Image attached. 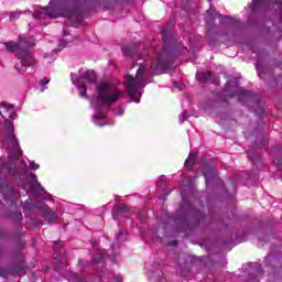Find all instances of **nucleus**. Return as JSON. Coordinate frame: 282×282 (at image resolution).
<instances>
[{"label":"nucleus","mask_w":282,"mask_h":282,"mask_svg":"<svg viewBox=\"0 0 282 282\" xmlns=\"http://www.w3.org/2000/svg\"><path fill=\"white\" fill-rule=\"evenodd\" d=\"M162 39L163 50L161 53L154 56L151 67L149 68L147 65H141L138 68L135 76L126 75L123 78L126 91L130 98H133L137 105L140 104L138 98L144 94V87H147V76H158L159 74H162L164 69H169V67H171L175 46H173V44H169L171 42V36L165 29L162 31Z\"/></svg>","instance_id":"nucleus-1"},{"label":"nucleus","mask_w":282,"mask_h":282,"mask_svg":"<svg viewBox=\"0 0 282 282\" xmlns=\"http://www.w3.org/2000/svg\"><path fill=\"white\" fill-rule=\"evenodd\" d=\"M95 96L90 99V107L95 113L93 122L96 127H106L107 113L111 105H116L122 98V90L113 82H101L95 85Z\"/></svg>","instance_id":"nucleus-2"},{"label":"nucleus","mask_w":282,"mask_h":282,"mask_svg":"<svg viewBox=\"0 0 282 282\" xmlns=\"http://www.w3.org/2000/svg\"><path fill=\"white\" fill-rule=\"evenodd\" d=\"M34 19L41 21V19H58L59 17H66L72 21V25H78L82 23L80 13L76 11L74 1L51 0L48 7L40 8L33 13Z\"/></svg>","instance_id":"nucleus-3"},{"label":"nucleus","mask_w":282,"mask_h":282,"mask_svg":"<svg viewBox=\"0 0 282 282\" xmlns=\"http://www.w3.org/2000/svg\"><path fill=\"white\" fill-rule=\"evenodd\" d=\"M7 52H12L15 54L18 62L15 64V69L20 74H25L28 67H34L36 65V59L30 52V47H34V37L20 35L19 42H6L2 44Z\"/></svg>","instance_id":"nucleus-4"},{"label":"nucleus","mask_w":282,"mask_h":282,"mask_svg":"<svg viewBox=\"0 0 282 282\" xmlns=\"http://www.w3.org/2000/svg\"><path fill=\"white\" fill-rule=\"evenodd\" d=\"M4 147L9 150V158L11 161L19 160L22 155L21 147H19V140L14 134V122L11 120L4 121Z\"/></svg>","instance_id":"nucleus-5"},{"label":"nucleus","mask_w":282,"mask_h":282,"mask_svg":"<svg viewBox=\"0 0 282 282\" xmlns=\"http://www.w3.org/2000/svg\"><path fill=\"white\" fill-rule=\"evenodd\" d=\"M70 80L79 91L82 98H87V90L96 85V73L94 70L79 69L78 75L72 73Z\"/></svg>","instance_id":"nucleus-6"},{"label":"nucleus","mask_w":282,"mask_h":282,"mask_svg":"<svg viewBox=\"0 0 282 282\" xmlns=\"http://www.w3.org/2000/svg\"><path fill=\"white\" fill-rule=\"evenodd\" d=\"M39 208V210L42 213V217H44V219L46 221H48V224H54V221H56V219L58 218V214H56V212L52 210V208H50L47 205H45L44 203H37L36 205H30V199L26 200L24 203V210H30L31 208Z\"/></svg>","instance_id":"nucleus-7"},{"label":"nucleus","mask_w":282,"mask_h":282,"mask_svg":"<svg viewBox=\"0 0 282 282\" xmlns=\"http://www.w3.org/2000/svg\"><path fill=\"white\" fill-rule=\"evenodd\" d=\"M112 217L116 221L121 217H130L131 219H139V221H144L142 214L135 213V208H129L127 205H121L118 208L113 209Z\"/></svg>","instance_id":"nucleus-8"},{"label":"nucleus","mask_w":282,"mask_h":282,"mask_svg":"<svg viewBox=\"0 0 282 282\" xmlns=\"http://www.w3.org/2000/svg\"><path fill=\"white\" fill-rule=\"evenodd\" d=\"M24 191L35 196L43 195V193H45V188H43V185L39 183L36 174L28 175L26 183L24 185Z\"/></svg>","instance_id":"nucleus-9"},{"label":"nucleus","mask_w":282,"mask_h":282,"mask_svg":"<svg viewBox=\"0 0 282 282\" xmlns=\"http://www.w3.org/2000/svg\"><path fill=\"white\" fill-rule=\"evenodd\" d=\"M203 175L205 177V182L207 186H209L210 182L217 177V170H214L213 166L208 164L203 165Z\"/></svg>","instance_id":"nucleus-10"},{"label":"nucleus","mask_w":282,"mask_h":282,"mask_svg":"<svg viewBox=\"0 0 282 282\" xmlns=\"http://www.w3.org/2000/svg\"><path fill=\"white\" fill-rule=\"evenodd\" d=\"M0 109H4L7 116L11 120H17V112L14 111V106H10L7 104H0ZM3 120H6V116H3V113H1V111H0V124H1V122H3Z\"/></svg>","instance_id":"nucleus-11"},{"label":"nucleus","mask_w":282,"mask_h":282,"mask_svg":"<svg viewBox=\"0 0 282 282\" xmlns=\"http://www.w3.org/2000/svg\"><path fill=\"white\" fill-rule=\"evenodd\" d=\"M235 91L236 94H231V97L238 96L239 102H243V100H250V98H252V93L243 88H235Z\"/></svg>","instance_id":"nucleus-12"},{"label":"nucleus","mask_w":282,"mask_h":282,"mask_svg":"<svg viewBox=\"0 0 282 282\" xmlns=\"http://www.w3.org/2000/svg\"><path fill=\"white\" fill-rule=\"evenodd\" d=\"M122 52L126 56L132 58V61H138V52H135V48L131 46H122Z\"/></svg>","instance_id":"nucleus-13"},{"label":"nucleus","mask_w":282,"mask_h":282,"mask_svg":"<svg viewBox=\"0 0 282 282\" xmlns=\"http://www.w3.org/2000/svg\"><path fill=\"white\" fill-rule=\"evenodd\" d=\"M102 259H105V250L97 249L95 256L93 257V263L94 265H101Z\"/></svg>","instance_id":"nucleus-14"},{"label":"nucleus","mask_w":282,"mask_h":282,"mask_svg":"<svg viewBox=\"0 0 282 282\" xmlns=\"http://www.w3.org/2000/svg\"><path fill=\"white\" fill-rule=\"evenodd\" d=\"M217 17V11L215 10V7L210 6L209 10L206 11L205 21L207 23H213Z\"/></svg>","instance_id":"nucleus-15"},{"label":"nucleus","mask_w":282,"mask_h":282,"mask_svg":"<svg viewBox=\"0 0 282 282\" xmlns=\"http://www.w3.org/2000/svg\"><path fill=\"white\" fill-rule=\"evenodd\" d=\"M69 282H87V278L79 273H70L67 278Z\"/></svg>","instance_id":"nucleus-16"},{"label":"nucleus","mask_w":282,"mask_h":282,"mask_svg":"<svg viewBox=\"0 0 282 282\" xmlns=\"http://www.w3.org/2000/svg\"><path fill=\"white\" fill-rule=\"evenodd\" d=\"M194 164H195V153L191 152L188 154V158L185 161V166L186 169H192Z\"/></svg>","instance_id":"nucleus-17"},{"label":"nucleus","mask_w":282,"mask_h":282,"mask_svg":"<svg viewBox=\"0 0 282 282\" xmlns=\"http://www.w3.org/2000/svg\"><path fill=\"white\" fill-rule=\"evenodd\" d=\"M127 230H120L118 234H116V241L117 243H120L122 241H127Z\"/></svg>","instance_id":"nucleus-18"},{"label":"nucleus","mask_w":282,"mask_h":282,"mask_svg":"<svg viewBox=\"0 0 282 282\" xmlns=\"http://www.w3.org/2000/svg\"><path fill=\"white\" fill-rule=\"evenodd\" d=\"M61 248H63V242H61V241L55 242V245L53 247V250H54L53 257L55 259H58V254L61 253V251H59Z\"/></svg>","instance_id":"nucleus-19"},{"label":"nucleus","mask_w":282,"mask_h":282,"mask_svg":"<svg viewBox=\"0 0 282 282\" xmlns=\"http://www.w3.org/2000/svg\"><path fill=\"white\" fill-rule=\"evenodd\" d=\"M50 84V78L44 77L41 82H40V93L43 94V91H45V89H47V85Z\"/></svg>","instance_id":"nucleus-20"},{"label":"nucleus","mask_w":282,"mask_h":282,"mask_svg":"<svg viewBox=\"0 0 282 282\" xmlns=\"http://www.w3.org/2000/svg\"><path fill=\"white\" fill-rule=\"evenodd\" d=\"M196 78L198 80H209L210 79V73L209 72L204 73V74L197 73Z\"/></svg>","instance_id":"nucleus-21"},{"label":"nucleus","mask_w":282,"mask_h":282,"mask_svg":"<svg viewBox=\"0 0 282 282\" xmlns=\"http://www.w3.org/2000/svg\"><path fill=\"white\" fill-rule=\"evenodd\" d=\"M259 6H261V0H252V2L250 4L251 12H254V10H257V8H259Z\"/></svg>","instance_id":"nucleus-22"},{"label":"nucleus","mask_w":282,"mask_h":282,"mask_svg":"<svg viewBox=\"0 0 282 282\" xmlns=\"http://www.w3.org/2000/svg\"><path fill=\"white\" fill-rule=\"evenodd\" d=\"M112 112L115 116H124V108L122 106H119L118 108L113 109Z\"/></svg>","instance_id":"nucleus-23"},{"label":"nucleus","mask_w":282,"mask_h":282,"mask_svg":"<svg viewBox=\"0 0 282 282\" xmlns=\"http://www.w3.org/2000/svg\"><path fill=\"white\" fill-rule=\"evenodd\" d=\"M78 268H89V261L79 259L78 260Z\"/></svg>","instance_id":"nucleus-24"},{"label":"nucleus","mask_w":282,"mask_h":282,"mask_svg":"<svg viewBox=\"0 0 282 282\" xmlns=\"http://www.w3.org/2000/svg\"><path fill=\"white\" fill-rule=\"evenodd\" d=\"M21 17V13L19 11H14L10 13V21H17Z\"/></svg>","instance_id":"nucleus-25"},{"label":"nucleus","mask_w":282,"mask_h":282,"mask_svg":"<svg viewBox=\"0 0 282 282\" xmlns=\"http://www.w3.org/2000/svg\"><path fill=\"white\" fill-rule=\"evenodd\" d=\"M29 169H31L32 171H39L40 166L34 161H31L29 164Z\"/></svg>","instance_id":"nucleus-26"},{"label":"nucleus","mask_w":282,"mask_h":282,"mask_svg":"<svg viewBox=\"0 0 282 282\" xmlns=\"http://www.w3.org/2000/svg\"><path fill=\"white\" fill-rule=\"evenodd\" d=\"M4 169H7V171H9L10 173H13V169H17V163L7 164L4 165Z\"/></svg>","instance_id":"nucleus-27"},{"label":"nucleus","mask_w":282,"mask_h":282,"mask_svg":"<svg viewBox=\"0 0 282 282\" xmlns=\"http://www.w3.org/2000/svg\"><path fill=\"white\" fill-rule=\"evenodd\" d=\"M67 39H63L59 41V52L63 50V47H66L67 46Z\"/></svg>","instance_id":"nucleus-28"},{"label":"nucleus","mask_w":282,"mask_h":282,"mask_svg":"<svg viewBox=\"0 0 282 282\" xmlns=\"http://www.w3.org/2000/svg\"><path fill=\"white\" fill-rule=\"evenodd\" d=\"M166 182V177L165 176H161L159 182H158V186H162V184H164Z\"/></svg>","instance_id":"nucleus-29"},{"label":"nucleus","mask_w":282,"mask_h":282,"mask_svg":"<svg viewBox=\"0 0 282 282\" xmlns=\"http://www.w3.org/2000/svg\"><path fill=\"white\" fill-rule=\"evenodd\" d=\"M272 3H274V6H276V8H281L282 6V0H271Z\"/></svg>","instance_id":"nucleus-30"},{"label":"nucleus","mask_w":282,"mask_h":282,"mask_svg":"<svg viewBox=\"0 0 282 282\" xmlns=\"http://www.w3.org/2000/svg\"><path fill=\"white\" fill-rule=\"evenodd\" d=\"M113 280H115L116 282H122V281H123V278H122V275H113Z\"/></svg>","instance_id":"nucleus-31"},{"label":"nucleus","mask_w":282,"mask_h":282,"mask_svg":"<svg viewBox=\"0 0 282 282\" xmlns=\"http://www.w3.org/2000/svg\"><path fill=\"white\" fill-rule=\"evenodd\" d=\"M186 121V112H183L180 117V122H185Z\"/></svg>","instance_id":"nucleus-32"},{"label":"nucleus","mask_w":282,"mask_h":282,"mask_svg":"<svg viewBox=\"0 0 282 282\" xmlns=\"http://www.w3.org/2000/svg\"><path fill=\"white\" fill-rule=\"evenodd\" d=\"M226 91H231L230 83H227V84H226Z\"/></svg>","instance_id":"nucleus-33"},{"label":"nucleus","mask_w":282,"mask_h":282,"mask_svg":"<svg viewBox=\"0 0 282 282\" xmlns=\"http://www.w3.org/2000/svg\"><path fill=\"white\" fill-rule=\"evenodd\" d=\"M174 87H177L178 89H182V86H180V84L174 83Z\"/></svg>","instance_id":"nucleus-34"},{"label":"nucleus","mask_w":282,"mask_h":282,"mask_svg":"<svg viewBox=\"0 0 282 282\" xmlns=\"http://www.w3.org/2000/svg\"><path fill=\"white\" fill-rule=\"evenodd\" d=\"M182 199H185L184 192H181Z\"/></svg>","instance_id":"nucleus-35"},{"label":"nucleus","mask_w":282,"mask_h":282,"mask_svg":"<svg viewBox=\"0 0 282 282\" xmlns=\"http://www.w3.org/2000/svg\"><path fill=\"white\" fill-rule=\"evenodd\" d=\"M78 39V36H76L74 40H72L73 41V43H76V40Z\"/></svg>","instance_id":"nucleus-36"},{"label":"nucleus","mask_w":282,"mask_h":282,"mask_svg":"<svg viewBox=\"0 0 282 282\" xmlns=\"http://www.w3.org/2000/svg\"><path fill=\"white\" fill-rule=\"evenodd\" d=\"M110 261H113V258H110Z\"/></svg>","instance_id":"nucleus-37"}]
</instances>
